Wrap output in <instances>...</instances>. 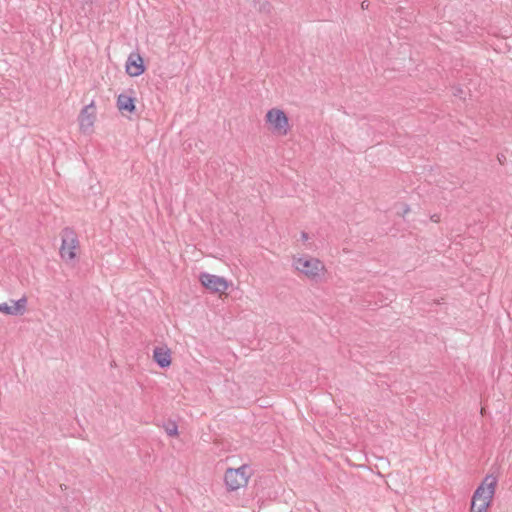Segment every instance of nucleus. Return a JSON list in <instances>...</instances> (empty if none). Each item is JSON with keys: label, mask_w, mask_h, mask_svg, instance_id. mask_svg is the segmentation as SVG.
I'll return each instance as SVG.
<instances>
[{"label": "nucleus", "mask_w": 512, "mask_h": 512, "mask_svg": "<svg viewBox=\"0 0 512 512\" xmlns=\"http://www.w3.org/2000/svg\"><path fill=\"white\" fill-rule=\"evenodd\" d=\"M62 244L59 250L61 258L70 262L76 258V250L79 248V240L75 231L65 227L61 232Z\"/></svg>", "instance_id": "1"}, {"label": "nucleus", "mask_w": 512, "mask_h": 512, "mask_svg": "<svg viewBox=\"0 0 512 512\" xmlns=\"http://www.w3.org/2000/svg\"><path fill=\"white\" fill-rule=\"evenodd\" d=\"M293 265L296 270L311 279L319 277L320 272L324 270L323 263L320 260L310 256H302L294 259Z\"/></svg>", "instance_id": "2"}, {"label": "nucleus", "mask_w": 512, "mask_h": 512, "mask_svg": "<svg viewBox=\"0 0 512 512\" xmlns=\"http://www.w3.org/2000/svg\"><path fill=\"white\" fill-rule=\"evenodd\" d=\"M265 121L271 125L273 131L278 132L280 135H287L290 130L289 118L282 109L272 108L268 110Z\"/></svg>", "instance_id": "3"}, {"label": "nucleus", "mask_w": 512, "mask_h": 512, "mask_svg": "<svg viewBox=\"0 0 512 512\" xmlns=\"http://www.w3.org/2000/svg\"><path fill=\"white\" fill-rule=\"evenodd\" d=\"M199 281L203 287L212 293H223L232 285L226 278L207 272L200 273Z\"/></svg>", "instance_id": "4"}, {"label": "nucleus", "mask_w": 512, "mask_h": 512, "mask_svg": "<svg viewBox=\"0 0 512 512\" xmlns=\"http://www.w3.org/2000/svg\"><path fill=\"white\" fill-rule=\"evenodd\" d=\"M96 120V107L92 101L90 104L84 106L80 111L78 121L80 130L83 133H90L92 131L94 122Z\"/></svg>", "instance_id": "5"}, {"label": "nucleus", "mask_w": 512, "mask_h": 512, "mask_svg": "<svg viewBox=\"0 0 512 512\" xmlns=\"http://www.w3.org/2000/svg\"><path fill=\"white\" fill-rule=\"evenodd\" d=\"M126 73L131 77L142 75L145 70L144 60L139 53H131L126 61Z\"/></svg>", "instance_id": "6"}, {"label": "nucleus", "mask_w": 512, "mask_h": 512, "mask_svg": "<svg viewBox=\"0 0 512 512\" xmlns=\"http://www.w3.org/2000/svg\"><path fill=\"white\" fill-rule=\"evenodd\" d=\"M27 298L23 296L18 300H11V304H0V312L5 315L22 316L26 312Z\"/></svg>", "instance_id": "7"}, {"label": "nucleus", "mask_w": 512, "mask_h": 512, "mask_svg": "<svg viewBox=\"0 0 512 512\" xmlns=\"http://www.w3.org/2000/svg\"><path fill=\"white\" fill-rule=\"evenodd\" d=\"M489 486V491L486 492L484 499L475 501V504H473V499H471L470 512H487L495 494L494 480L489 484Z\"/></svg>", "instance_id": "8"}, {"label": "nucleus", "mask_w": 512, "mask_h": 512, "mask_svg": "<svg viewBox=\"0 0 512 512\" xmlns=\"http://www.w3.org/2000/svg\"><path fill=\"white\" fill-rule=\"evenodd\" d=\"M224 482L226 489L229 492L236 491L240 487L246 486L248 483L245 478L239 477L236 470H232V468H228L225 471Z\"/></svg>", "instance_id": "9"}, {"label": "nucleus", "mask_w": 512, "mask_h": 512, "mask_svg": "<svg viewBox=\"0 0 512 512\" xmlns=\"http://www.w3.org/2000/svg\"><path fill=\"white\" fill-rule=\"evenodd\" d=\"M117 108L120 112L134 114L136 112V98L133 95L121 93L117 97Z\"/></svg>", "instance_id": "10"}, {"label": "nucleus", "mask_w": 512, "mask_h": 512, "mask_svg": "<svg viewBox=\"0 0 512 512\" xmlns=\"http://www.w3.org/2000/svg\"><path fill=\"white\" fill-rule=\"evenodd\" d=\"M153 360L162 369L171 365V352L167 348L155 347L153 350Z\"/></svg>", "instance_id": "11"}, {"label": "nucleus", "mask_w": 512, "mask_h": 512, "mask_svg": "<svg viewBox=\"0 0 512 512\" xmlns=\"http://www.w3.org/2000/svg\"><path fill=\"white\" fill-rule=\"evenodd\" d=\"M493 480L495 482V487H496L497 482H498L497 477L493 476L492 474H489L483 479L481 484L476 488V490L474 491V493L472 495L471 499H473V504H475V501L484 499L486 492L489 491V487H490L489 484Z\"/></svg>", "instance_id": "12"}, {"label": "nucleus", "mask_w": 512, "mask_h": 512, "mask_svg": "<svg viewBox=\"0 0 512 512\" xmlns=\"http://www.w3.org/2000/svg\"><path fill=\"white\" fill-rule=\"evenodd\" d=\"M232 470H236L237 475L241 478H245L246 482H248L252 474L251 468L247 464H243L238 468H232Z\"/></svg>", "instance_id": "13"}, {"label": "nucleus", "mask_w": 512, "mask_h": 512, "mask_svg": "<svg viewBox=\"0 0 512 512\" xmlns=\"http://www.w3.org/2000/svg\"><path fill=\"white\" fill-rule=\"evenodd\" d=\"M165 431L168 436L170 437H176L178 436V425L176 422L169 420L167 423L164 424Z\"/></svg>", "instance_id": "14"}, {"label": "nucleus", "mask_w": 512, "mask_h": 512, "mask_svg": "<svg viewBox=\"0 0 512 512\" xmlns=\"http://www.w3.org/2000/svg\"><path fill=\"white\" fill-rule=\"evenodd\" d=\"M255 5L258 3L259 7L257 8L259 12L269 13L271 10V4L267 0H254Z\"/></svg>", "instance_id": "15"}, {"label": "nucleus", "mask_w": 512, "mask_h": 512, "mask_svg": "<svg viewBox=\"0 0 512 512\" xmlns=\"http://www.w3.org/2000/svg\"><path fill=\"white\" fill-rule=\"evenodd\" d=\"M308 239H309V234L307 232H305V231H302L301 232V240L302 241H306Z\"/></svg>", "instance_id": "16"}, {"label": "nucleus", "mask_w": 512, "mask_h": 512, "mask_svg": "<svg viewBox=\"0 0 512 512\" xmlns=\"http://www.w3.org/2000/svg\"><path fill=\"white\" fill-rule=\"evenodd\" d=\"M368 5H369V4H368V2H367V1H363V2H362V4H361V6H362V8H363V9H364V8H367V7H368Z\"/></svg>", "instance_id": "17"}, {"label": "nucleus", "mask_w": 512, "mask_h": 512, "mask_svg": "<svg viewBox=\"0 0 512 512\" xmlns=\"http://www.w3.org/2000/svg\"><path fill=\"white\" fill-rule=\"evenodd\" d=\"M409 210H410L409 206H408V205H405V208H404V210H403V214L408 213V212H409Z\"/></svg>", "instance_id": "18"}, {"label": "nucleus", "mask_w": 512, "mask_h": 512, "mask_svg": "<svg viewBox=\"0 0 512 512\" xmlns=\"http://www.w3.org/2000/svg\"><path fill=\"white\" fill-rule=\"evenodd\" d=\"M503 158H505V155L501 154V157H498V160L501 161V160H503Z\"/></svg>", "instance_id": "19"}, {"label": "nucleus", "mask_w": 512, "mask_h": 512, "mask_svg": "<svg viewBox=\"0 0 512 512\" xmlns=\"http://www.w3.org/2000/svg\"><path fill=\"white\" fill-rule=\"evenodd\" d=\"M503 158H505V155L501 154V157H498V160L501 161V160H503Z\"/></svg>", "instance_id": "20"}, {"label": "nucleus", "mask_w": 512, "mask_h": 512, "mask_svg": "<svg viewBox=\"0 0 512 512\" xmlns=\"http://www.w3.org/2000/svg\"><path fill=\"white\" fill-rule=\"evenodd\" d=\"M503 158H505V155L501 154V157H498V160L501 161V160H503Z\"/></svg>", "instance_id": "21"}, {"label": "nucleus", "mask_w": 512, "mask_h": 512, "mask_svg": "<svg viewBox=\"0 0 512 512\" xmlns=\"http://www.w3.org/2000/svg\"><path fill=\"white\" fill-rule=\"evenodd\" d=\"M503 158H505V155L501 154V157H498V160L501 161V160H503Z\"/></svg>", "instance_id": "22"}, {"label": "nucleus", "mask_w": 512, "mask_h": 512, "mask_svg": "<svg viewBox=\"0 0 512 512\" xmlns=\"http://www.w3.org/2000/svg\"><path fill=\"white\" fill-rule=\"evenodd\" d=\"M431 220H433V221H438V219H436V217H435V216L431 217Z\"/></svg>", "instance_id": "23"}, {"label": "nucleus", "mask_w": 512, "mask_h": 512, "mask_svg": "<svg viewBox=\"0 0 512 512\" xmlns=\"http://www.w3.org/2000/svg\"><path fill=\"white\" fill-rule=\"evenodd\" d=\"M431 220H433V221H438V219H436V217H435V216L431 217Z\"/></svg>", "instance_id": "24"}]
</instances>
